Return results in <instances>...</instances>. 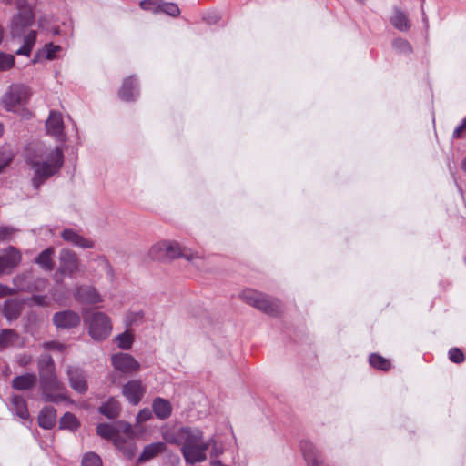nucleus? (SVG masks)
<instances>
[{
	"mask_svg": "<svg viewBox=\"0 0 466 466\" xmlns=\"http://www.w3.org/2000/svg\"><path fill=\"white\" fill-rule=\"evenodd\" d=\"M28 163L34 170L33 185L38 188L49 177L59 172L64 164V153L61 147L45 148L33 155Z\"/></svg>",
	"mask_w": 466,
	"mask_h": 466,
	"instance_id": "nucleus-1",
	"label": "nucleus"
},
{
	"mask_svg": "<svg viewBox=\"0 0 466 466\" xmlns=\"http://www.w3.org/2000/svg\"><path fill=\"white\" fill-rule=\"evenodd\" d=\"M148 256L153 260L169 261L177 258H184L190 262L201 260L198 253H193L188 249L181 248L179 244L175 241H160L153 245Z\"/></svg>",
	"mask_w": 466,
	"mask_h": 466,
	"instance_id": "nucleus-2",
	"label": "nucleus"
},
{
	"mask_svg": "<svg viewBox=\"0 0 466 466\" xmlns=\"http://www.w3.org/2000/svg\"><path fill=\"white\" fill-rule=\"evenodd\" d=\"M83 319L93 339L103 340L110 335L112 325L109 317L106 313L86 310L83 313Z\"/></svg>",
	"mask_w": 466,
	"mask_h": 466,
	"instance_id": "nucleus-3",
	"label": "nucleus"
},
{
	"mask_svg": "<svg viewBox=\"0 0 466 466\" xmlns=\"http://www.w3.org/2000/svg\"><path fill=\"white\" fill-rule=\"evenodd\" d=\"M240 297L246 303L268 315L278 316L282 311V306L279 299H271L257 290L245 289Z\"/></svg>",
	"mask_w": 466,
	"mask_h": 466,
	"instance_id": "nucleus-4",
	"label": "nucleus"
},
{
	"mask_svg": "<svg viewBox=\"0 0 466 466\" xmlns=\"http://www.w3.org/2000/svg\"><path fill=\"white\" fill-rule=\"evenodd\" d=\"M39 381L44 401L58 403L67 400L66 389L58 380L56 372L39 377Z\"/></svg>",
	"mask_w": 466,
	"mask_h": 466,
	"instance_id": "nucleus-5",
	"label": "nucleus"
},
{
	"mask_svg": "<svg viewBox=\"0 0 466 466\" xmlns=\"http://www.w3.org/2000/svg\"><path fill=\"white\" fill-rule=\"evenodd\" d=\"M15 5L18 12L13 17L11 34L14 37H20L25 29L34 24L35 15L31 5L26 0H16Z\"/></svg>",
	"mask_w": 466,
	"mask_h": 466,
	"instance_id": "nucleus-6",
	"label": "nucleus"
},
{
	"mask_svg": "<svg viewBox=\"0 0 466 466\" xmlns=\"http://www.w3.org/2000/svg\"><path fill=\"white\" fill-rule=\"evenodd\" d=\"M31 96L30 88L24 85H14L2 97V105L7 111H14L17 106L25 105Z\"/></svg>",
	"mask_w": 466,
	"mask_h": 466,
	"instance_id": "nucleus-7",
	"label": "nucleus"
},
{
	"mask_svg": "<svg viewBox=\"0 0 466 466\" xmlns=\"http://www.w3.org/2000/svg\"><path fill=\"white\" fill-rule=\"evenodd\" d=\"M22 259L20 251L10 246L0 254V276L9 274L19 265Z\"/></svg>",
	"mask_w": 466,
	"mask_h": 466,
	"instance_id": "nucleus-8",
	"label": "nucleus"
},
{
	"mask_svg": "<svg viewBox=\"0 0 466 466\" xmlns=\"http://www.w3.org/2000/svg\"><path fill=\"white\" fill-rule=\"evenodd\" d=\"M111 362L116 370L123 373H134L139 370L140 364L127 353H117L111 357Z\"/></svg>",
	"mask_w": 466,
	"mask_h": 466,
	"instance_id": "nucleus-9",
	"label": "nucleus"
},
{
	"mask_svg": "<svg viewBox=\"0 0 466 466\" xmlns=\"http://www.w3.org/2000/svg\"><path fill=\"white\" fill-rule=\"evenodd\" d=\"M79 269V260L76 254L67 248H64L59 254V270L62 274L73 277Z\"/></svg>",
	"mask_w": 466,
	"mask_h": 466,
	"instance_id": "nucleus-10",
	"label": "nucleus"
},
{
	"mask_svg": "<svg viewBox=\"0 0 466 466\" xmlns=\"http://www.w3.org/2000/svg\"><path fill=\"white\" fill-rule=\"evenodd\" d=\"M122 393L130 404L137 405L146 393V386L139 380H132L123 386Z\"/></svg>",
	"mask_w": 466,
	"mask_h": 466,
	"instance_id": "nucleus-11",
	"label": "nucleus"
},
{
	"mask_svg": "<svg viewBox=\"0 0 466 466\" xmlns=\"http://www.w3.org/2000/svg\"><path fill=\"white\" fill-rule=\"evenodd\" d=\"M208 447V443L201 441L192 447H181V452L187 463L195 464L206 461Z\"/></svg>",
	"mask_w": 466,
	"mask_h": 466,
	"instance_id": "nucleus-12",
	"label": "nucleus"
},
{
	"mask_svg": "<svg viewBox=\"0 0 466 466\" xmlns=\"http://www.w3.org/2000/svg\"><path fill=\"white\" fill-rule=\"evenodd\" d=\"M300 448L308 466H328L311 441H302Z\"/></svg>",
	"mask_w": 466,
	"mask_h": 466,
	"instance_id": "nucleus-13",
	"label": "nucleus"
},
{
	"mask_svg": "<svg viewBox=\"0 0 466 466\" xmlns=\"http://www.w3.org/2000/svg\"><path fill=\"white\" fill-rule=\"evenodd\" d=\"M53 323L59 329H71L80 323V317L73 310L60 311L53 316Z\"/></svg>",
	"mask_w": 466,
	"mask_h": 466,
	"instance_id": "nucleus-14",
	"label": "nucleus"
},
{
	"mask_svg": "<svg viewBox=\"0 0 466 466\" xmlns=\"http://www.w3.org/2000/svg\"><path fill=\"white\" fill-rule=\"evenodd\" d=\"M76 300L85 304H96L102 301L97 290L92 286H79L74 290Z\"/></svg>",
	"mask_w": 466,
	"mask_h": 466,
	"instance_id": "nucleus-15",
	"label": "nucleus"
},
{
	"mask_svg": "<svg viewBox=\"0 0 466 466\" xmlns=\"http://www.w3.org/2000/svg\"><path fill=\"white\" fill-rule=\"evenodd\" d=\"M46 129L48 135L61 138L64 135V122L62 114L52 110L46 121Z\"/></svg>",
	"mask_w": 466,
	"mask_h": 466,
	"instance_id": "nucleus-16",
	"label": "nucleus"
},
{
	"mask_svg": "<svg viewBox=\"0 0 466 466\" xmlns=\"http://www.w3.org/2000/svg\"><path fill=\"white\" fill-rule=\"evenodd\" d=\"M70 386L78 393H85L87 390V383L84 373L76 367H70L67 370Z\"/></svg>",
	"mask_w": 466,
	"mask_h": 466,
	"instance_id": "nucleus-17",
	"label": "nucleus"
},
{
	"mask_svg": "<svg viewBox=\"0 0 466 466\" xmlns=\"http://www.w3.org/2000/svg\"><path fill=\"white\" fill-rule=\"evenodd\" d=\"M180 444L182 447H192L202 441L203 433L200 430L189 427H181Z\"/></svg>",
	"mask_w": 466,
	"mask_h": 466,
	"instance_id": "nucleus-18",
	"label": "nucleus"
},
{
	"mask_svg": "<svg viewBox=\"0 0 466 466\" xmlns=\"http://www.w3.org/2000/svg\"><path fill=\"white\" fill-rule=\"evenodd\" d=\"M37 383V377L35 373H25L13 379L11 386L15 390L25 391L32 390Z\"/></svg>",
	"mask_w": 466,
	"mask_h": 466,
	"instance_id": "nucleus-19",
	"label": "nucleus"
},
{
	"mask_svg": "<svg viewBox=\"0 0 466 466\" xmlns=\"http://www.w3.org/2000/svg\"><path fill=\"white\" fill-rule=\"evenodd\" d=\"M138 95L137 81L134 76L124 79L118 91V96L123 101H133Z\"/></svg>",
	"mask_w": 466,
	"mask_h": 466,
	"instance_id": "nucleus-20",
	"label": "nucleus"
},
{
	"mask_svg": "<svg viewBox=\"0 0 466 466\" xmlns=\"http://www.w3.org/2000/svg\"><path fill=\"white\" fill-rule=\"evenodd\" d=\"M61 236L65 241L72 243L76 247L83 248H91L94 247L92 240L85 238L71 228L64 229Z\"/></svg>",
	"mask_w": 466,
	"mask_h": 466,
	"instance_id": "nucleus-21",
	"label": "nucleus"
},
{
	"mask_svg": "<svg viewBox=\"0 0 466 466\" xmlns=\"http://www.w3.org/2000/svg\"><path fill=\"white\" fill-rule=\"evenodd\" d=\"M152 409L156 417L159 420L167 419L172 412L171 403L167 400L161 397H157L154 399Z\"/></svg>",
	"mask_w": 466,
	"mask_h": 466,
	"instance_id": "nucleus-22",
	"label": "nucleus"
},
{
	"mask_svg": "<svg viewBox=\"0 0 466 466\" xmlns=\"http://www.w3.org/2000/svg\"><path fill=\"white\" fill-rule=\"evenodd\" d=\"M22 312V303L15 299H6L3 306V315L7 320H15Z\"/></svg>",
	"mask_w": 466,
	"mask_h": 466,
	"instance_id": "nucleus-23",
	"label": "nucleus"
},
{
	"mask_svg": "<svg viewBox=\"0 0 466 466\" xmlns=\"http://www.w3.org/2000/svg\"><path fill=\"white\" fill-rule=\"evenodd\" d=\"M56 410L53 407H44L38 415V425L46 430L52 429L56 424Z\"/></svg>",
	"mask_w": 466,
	"mask_h": 466,
	"instance_id": "nucleus-24",
	"label": "nucleus"
},
{
	"mask_svg": "<svg viewBox=\"0 0 466 466\" xmlns=\"http://www.w3.org/2000/svg\"><path fill=\"white\" fill-rule=\"evenodd\" d=\"M12 410L22 420L29 418L27 404L23 396L14 395L11 398Z\"/></svg>",
	"mask_w": 466,
	"mask_h": 466,
	"instance_id": "nucleus-25",
	"label": "nucleus"
},
{
	"mask_svg": "<svg viewBox=\"0 0 466 466\" xmlns=\"http://www.w3.org/2000/svg\"><path fill=\"white\" fill-rule=\"evenodd\" d=\"M61 49L62 47L58 45H54L53 43L46 44L42 49L36 52L33 63L35 64L43 57L47 60H53L56 58V53L60 52Z\"/></svg>",
	"mask_w": 466,
	"mask_h": 466,
	"instance_id": "nucleus-26",
	"label": "nucleus"
},
{
	"mask_svg": "<svg viewBox=\"0 0 466 466\" xmlns=\"http://www.w3.org/2000/svg\"><path fill=\"white\" fill-rule=\"evenodd\" d=\"M166 444L164 442H156L147 445L139 456L140 461H146L157 456L166 451Z\"/></svg>",
	"mask_w": 466,
	"mask_h": 466,
	"instance_id": "nucleus-27",
	"label": "nucleus"
},
{
	"mask_svg": "<svg viewBox=\"0 0 466 466\" xmlns=\"http://www.w3.org/2000/svg\"><path fill=\"white\" fill-rule=\"evenodd\" d=\"M121 410L120 403L114 398H110L106 403L100 406L99 411L108 419L118 417Z\"/></svg>",
	"mask_w": 466,
	"mask_h": 466,
	"instance_id": "nucleus-28",
	"label": "nucleus"
},
{
	"mask_svg": "<svg viewBox=\"0 0 466 466\" xmlns=\"http://www.w3.org/2000/svg\"><path fill=\"white\" fill-rule=\"evenodd\" d=\"M391 25L400 31H408L410 28V23L404 12L395 9L390 17Z\"/></svg>",
	"mask_w": 466,
	"mask_h": 466,
	"instance_id": "nucleus-29",
	"label": "nucleus"
},
{
	"mask_svg": "<svg viewBox=\"0 0 466 466\" xmlns=\"http://www.w3.org/2000/svg\"><path fill=\"white\" fill-rule=\"evenodd\" d=\"M37 32L31 30L24 38L23 46L15 51L18 56H29L36 42Z\"/></svg>",
	"mask_w": 466,
	"mask_h": 466,
	"instance_id": "nucleus-30",
	"label": "nucleus"
},
{
	"mask_svg": "<svg viewBox=\"0 0 466 466\" xmlns=\"http://www.w3.org/2000/svg\"><path fill=\"white\" fill-rule=\"evenodd\" d=\"M37 367L39 377L56 373L55 362L50 355L41 356Z\"/></svg>",
	"mask_w": 466,
	"mask_h": 466,
	"instance_id": "nucleus-31",
	"label": "nucleus"
},
{
	"mask_svg": "<svg viewBox=\"0 0 466 466\" xmlns=\"http://www.w3.org/2000/svg\"><path fill=\"white\" fill-rule=\"evenodd\" d=\"M54 253V248H48L45 249L36 258V263L39 264L46 270H52L54 268V262L52 258Z\"/></svg>",
	"mask_w": 466,
	"mask_h": 466,
	"instance_id": "nucleus-32",
	"label": "nucleus"
},
{
	"mask_svg": "<svg viewBox=\"0 0 466 466\" xmlns=\"http://www.w3.org/2000/svg\"><path fill=\"white\" fill-rule=\"evenodd\" d=\"M371 367L381 371H388L391 368L390 360L378 353H371L369 357Z\"/></svg>",
	"mask_w": 466,
	"mask_h": 466,
	"instance_id": "nucleus-33",
	"label": "nucleus"
},
{
	"mask_svg": "<svg viewBox=\"0 0 466 466\" xmlns=\"http://www.w3.org/2000/svg\"><path fill=\"white\" fill-rule=\"evenodd\" d=\"M19 335L14 329H2L0 332V349H5L16 344Z\"/></svg>",
	"mask_w": 466,
	"mask_h": 466,
	"instance_id": "nucleus-34",
	"label": "nucleus"
},
{
	"mask_svg": "<svg viewBox=\"0 0 466 466\" xmlns=\"http://www.w3.org/2000/svg\"><path fill=\"white\" fill-rule=\"evenodd\" d=\"M79 427V421L76 417L70 413L66 412L60 419V428L61 429H69V430H76Z\"/></svg>",
	"mask_w": 466,
	"mask_h": 466,
	"instance_id": "nucleus-35",
	"label": "nucleus"
},
{
	"mask_svg": "<svg viewBox=\"0 0 466 466\" xmlns=\"http://www.w3.org/2000/svg\"><path fill=\"white\" fill-rule=\"evenodd\" d=\"M96 433L104 439L111 440L116 436L117 431L112 425L100 423L96 427Z\"/></svg>",
	"mask_w": 466,
	"mask_h": 466,
	"instance_id": "nucleus-36",
	"label": "nucleus"
},
{
	"mask_svg": "<svg viewBox=\"0 0 466 466\" xmlns=\"http://www.w3.org/2000/svg\"><path fill=\"white\" fill-rule=\"evenodd\" d=\"M159 12L167 14L172 17H177L180 15V9L177 4L169 2H161L157 5Z\"/></svg>",
	"mask_w": 466,
	"mask_h": 466,
	"instance_id": "nucleus-37",
	"label": "nucleus"
},
{
	"mask_svg": "<svg viewBox=\"0 0 466 466\" xmlns=\"http://www.w3.org/2000/svg\"><path fill=\"white\" fill-rule=\"evenodd\" d=\"M181 435V428L177 430H169L163 433V439L167 443L179 445Z\"/></svg>",
	"mask_w": 466,
	"mask_h": 466,
	"instance_id": "nucleus-38",
	"label": "nucleus"
},
{
	"mask_svg": "<svg viewBox=\"0 0 466 466\" xmlns=\"http://www.w3.org/2000/svg\"><path fill=\"white\" fill-rule=\"evenodd\" d=\"M82 466H103L101 458L95 452H88L82 459Z\"/></svg>",
	"mask_w": 466,
	"mask_h": 466,
	"instance_id": "nucleus-39",
	"label": "nucleus"
},
{
	"mask_svg": "<svg viewBox=\"0 0 466 466\" xmlns=\"http://www.w3.org/2000/svg\"><path fill=\"white\" fill-rule=\"evenodd\" d=\"M15 65V57L13 55L0 53V71H7Z\"/></svg>",
	"mask_w": 466,
	"mask_h": 466,
	"instance_id": "nucleus-40",
	"label": "nucleus"
},
{
	"mask_svg": "<svg viewBox=\"0 0 466 466\" xmlns=\"http://www.w3.org/2000/svg\"><path fill=\"white\" fill-rule=\"evenodd\" d=\"M392 46L396 51L403 54H410L412 51L410 43L403 38L395 39L392 43Z\"/></svg>",
	"mask_w": 466,
	"mask_h": 466,
	"instance_id": "nucleus-41",
	"label": "nucleus"
},
{
	"mask_svg": "<svg viewBox=\"0 0 466 466\" xmlns=\"http://www.w3.org/2000/svg\"><path fill=\"white\" fill-rule=\"evenodd\" d=\"M116 342L120 349L129 350L133 343V337L130 333L124 332L116 337Z\"/></svg>",
	"mask_w": 466,
	"mask_h": 466,
	"instance_id": "nucleus-42",
	"label": "nucleus"
},
{
	"mask_svg": "<svg viewBox=\"0 0 466 466\" xmlns=\"http://www.w3.org/2000/svg\"><path fill=\"white\" fill-rule=\"evenodd\" d=\"M449 359L451 361L460 364L465 360L464 353L459 348H451L449 350Z\"/></svg>",
	"mask_w": 466,
	"mask_h": 466,
	"instance_id": "nucleus-43",
	"label": "nucleus"
},
{
	"mask_svg": "<svg viewBox=\"0 0 466 466\" xmlns=\"http://www.w3.org/2000/svg\"><path fill=\"white\" fill-rule=\"evenodd\" d=\"M159 0H142L139 3V6L146 11H153L154 13L159 12L157 9V5H159Z\"/></svg>",
	"mask_w": 466,
	"mask_h": 466,
	"instance_id": "nucleus-44",
	"label": "nucleus"
},
{
	"mask_svg": "<svg viewBox=\"0 0 466 466\" xmlns=\"http://www.w3.org/2000/svg\"><path fill=\"white\" fill-rule=\"evenodd\" d=\"M152 417V411L149 408L142 409L137 415L136 420L137 423H143L150 420Z\"/></svg>",
	"mask_w": 466,
	"mask_h": 466,
	"instance_id": "nucleus-45",
	"label": "nucleus"
},
{
	"mask_svg": "<svg viewBox=\"0 0 466 466\" xmlns=\"http://www.w3.org/2000/svg\"><path fill=\"white\" fill-rule=\"evenodd\" d=\"M15 232V228L11 227H0V241L11 239Z\"/></svg>",
	"mask_w": 466,
	"mask_h": 466,
	"instance_id": "nucleus-46",
	"label": "nucleus"
},
{
	"mask_svg": "<svg viewBox=\"0 0 466 466\" xmlns=\"http://www.w3.org/2000/svg\"><path fill=\"white\" fill-rule=\"evenodd\" d=\"M44 348L47 350H56L63 352L66 350V346L58 341H49L44 343Z\"/></svg>",
	"mask_w": 466,
	"mask_h": 466,
	"instance_id": "nucleus-47",
	"label": "nucleus"
},
{
	"mask_svg": "<svg viewBox=\"0 0 466 466\" xmlns=\"http://www.w3.org/2000/svg\"><path fill=\"white\" fill-rule=\"evenodd\" d=\"M466 130V117L463 118L462 122L454 129L452 137L454 138H460L462 133Z\"/></svg>",
	"mask_w": 466,
	"mask_h": 466,
	"instance_id": "nucleus-48",
	"label": "nucleus"
},
{
	"mask_svg": "<svg viewBox=\"0 0 466 466\" xmlns=\"http://www.w3.org/2000/svg\"><path fill=\"white\" fill-rule=\"evenodd\" d=\"M16 293V290L13 288H10L6 285L0 284V298L14 295Z\"/></svg>",
	"mask_w": 466,
	"mask_h": 466,
	"instance_id": "nucleus-49",
	"label": "nucleus"
},
{
	"mask_svg": "<svg viewBox=\"0 0 466 466\" xmlns=\"http://www.w3.org/2000/svg\"><path fill=\"white\" fill-rule=\"evenodd\" d=\"M31 361H32V358L30 356H27V355H22L18 359V364L21 367L27 366Z\"/></svg>",
	"mask_w": 466,
	"mask_h": 466,
	"instance_id": "nucleus-50",
	"label": "nucleus"
},
{
	"mask_svg": "<svg viewBox=\"0 0 466 466\" xmlns=\"http://www.w3.org/2000/svg\"><path fill=\"white\" fill-rule=\"evenodd\" d=\"M33 300H34L35 303H37L38 305H44V302H43L44 298H43V297H40V296H35V297L33 298Z\"/></svg>",
	"mask_w": 466,
	"mask_h": 466,
	"instance_id": "nucleus-51",
	"label": "nucleus"
},
{
	"mask_svg": "<svg viewBox=\"0 0 466 466\" xmlns=\"http://www.w3.org/2000/svg\"><path fill=\"white\" fill-rule=\"evenodd\" d=\"M5 36V28L3 25L0 23V44H2Z\"/></svg>",
	"mask_w": 466,
	"mask_h": 466,
	"instance_id": "nucleus-52",
	"label": "nucleus"
},
{
	"mask_svg": "<svg viewBox=\"0 0 466 466\" xmlns=\"http://www.w3.org/2000/svg\"><path fill=\"white\" fill-rule=\"evenodd\" d=\"M8 163H9V160H7L5 163H3L2 165H0V173L8 165Z\"/></svg>",
	"mask_w": 466,
	"mask_h": 466,
	"instance_id": "nucleus-53",
	"label": "nucleus"
},
{
	"mask_svg": "<svg viewBox=\"0 0 466 466\" xmlns=\"http://www.w3.org/2000/svg\"><path fill=\"white\" fill-rule=\"evenodd\" d=\"M3 132H4V127L2 124H0V137L2 136Z\"/></svg>",
	"mask_w": 466,
	"mask_h": 466,
	"instance_id": "nucleus-54",
	"label": "nucleus"
},
{
	"mask_svg": "<svg viewBox=\"0 0 466 466\" xmlns=\"http://www.w3.org/2000/svg\"><path fill=\"white\" fill-rule=\"evenodd\" d=\"M462 167L464 170H466V158L462 162Z\"/></svg>",
	"mask_w": 466,
	"mask_h": 466,
	"instance_id": "nucleus-55",
	"label": "nucleus"
}]
</instances>
